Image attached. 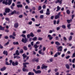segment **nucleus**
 Returning a JSON list of instances; mask_svg holds the SVG:
<instances>
[{"mask_svg": "<svg viewBox=\"0 0 75 75\" xmlns=\"http://www.w3.org/2000/svg\"><path fill=\"white\" fill-rule=\"evenodd\" d=\"M12 3V1H10V0H9L8 1V3L7 2V1H5V0H4L2 2L3 4H5L6 5H7L8 4L9 6H10L11 4Z\"/></svg>", "mask_w": 75, "mask_h": 75, "instance_id": "nucleus-1", "label": "nucleus"}, {"mask_svg": "<svg viewBox=\"0 0 75 75\" xmlns=\"http://www.w3.org/2000/svg\"><path fill=\"white\" fill-rule=\"evenodd\" d=\"M61 14V12H59L58 13L57 15L55 17V19H58V18H60V15Z\"/></svg>", "mask_w": 75, "mask_h": 75, "instance_id": "nucleus-2", "label": "nucleus"}, {"mask_svg": "<svg viewBox=\"0 0 75 75\" xmlns=\"http://www.w3.org/2000/svg\"><path fill=\"white\" fill-rule=\"evenodd\" d=\"M21 41L22 42H23V43H27V39L26 38H24V39L23 38H22Z\"/></svg>", "mask_w": 75, "mask_h": 75, "instance_id": "nucleus-3", "label": "nucleus"}, {"mask_svg": "<svg viewBox=\"0 0 75 75\" xmlns=\"http://www.w3.org/2000/svg\"><path fill=\"white\" fill-rule=\"evenodd\" d=\"M62 46H60L58 47L57 48V51H62Z\"/></svg>", "mask_w": 75, "mask_h": 75, "instance_id": "nucleus-4", "label": "nucleus"}, {"mask_svg": "<svg viewBox=\"0 0 75 75\" xmlns=\"http://www.w3.org/2000/svg\"><path fill=\"white\" fill-rule=\"evenodd\" d=\"M47 38H49V40H52V39H53V37L51 36V35H47Z\"/></svg>", "mask_w": 75, "mask_h": 75, "instance_id": "nucleus-5", "label": "nucleus"}, {"mask_svg": "<svg viewBox=\"0 0 75 75\" xmlns=\"http://www.w3.org/2000/svg\"><path fill=\"white\" fill-rule=\"evenodd\" d=\"M10 11V9L8 8H5V12L6 13H9Z\"/></svg>", "mask_w": 75, "mask_h": 75, "instance_id": "nucleus-6", "label": "nucleus"}, {"mask_svg": "<svg viewBox=\"0 0 75 75\" xmlns=\"http://www.w3.org/2000/svg\"><path fill=\"white\" fill-rule=\"evenodd\" d=\"M38 52L39 54H41L42 55H44V52H42V49L39 50Z\"/></svg>", "mask_w": 75, "mask_h": 75, "instance_id": "nucleus-7", "label": "nucleus"}, {"mask_svg": "<svg viewBox=\"0 0 75 75\" xmlns=\"http://www.w3.org/2000/svg\"><path fill=\"white\" fill-rule=\"evenodd\" d=\"M48 67L47 66L44 65V64L42 65V67H41V69H43L44 68L45 69V68H47Z\"/></svg>", "mask_w": 75, "mask_h": 75, "instance_id": "nucleus-8", "label": "nucleus"}, {"mask_svg": "<svg viewBox=\"0 0 75 75\" xmlns=\"http://www.w3.org/2000/svg\"><path fill=\"white\" fill-rule=\"evenodd\" d=\"M14 27L15 28H17V27H18V23H15Z\"/></svg>", "mask_w": 75, "mask_h": 75, "instance_id": "nucleus-9", "label": "nucleus"}, {"mask_svg": "<svg viewBox=\"0 0 75 75\" xmlns=\"http://www.w3.org/2000/svg\"><path fill=\"white\" fill-rule=\"evenodd\" d=\"M4 54H6V56H7L8 55V52H7V51H4L3 52Z\"/></svg>", "mask_w": 75, "mask_h": 75, "instance_id": "nucleus-10", "label": "nucleus"}, {"mask_svg": "<svg viewBox=\"0 0 75 75\" xmlns=\"http://www.w3.org/2000/svg\"><path fill=\"white\" fill-rule=\"evenodd\" d=\"M6 67H4L2 68L0 70L1 71H4L6 70Z\"/></svg>", "mask_w": 75, "mask_h": 75, "instance_id": "nucleus-11", "label": "nucleus"}, {"mask_svg": "<svg viewBox=\"0 0 75 75\" xmlns=\"http://www.w3.org/2000/svg\"><path fill=\"white\" fill-rule=\"evenodd\" d=\"M16 11L15 10H14L13 11L11 12V15H13V14H16Z\"/></svg>", "mask_w": 75, "mask_h": 75, "instance_id": "nucleus-12", "label": "nucleus"}, {"mask_svg": "<svg viewBox=\"0 0 75 75\" xmlns=\"http://www.w3.org/2000/svg\"><path fill=\"white\" fill-rule=\"evenodd\" d=\"M22 56L23 57V59H25V58H26V57H27V55H25V54H24L22 55Z\"/></svg>", "mask_w": 75, "mask_h": 75, "instance_id": "nucleus-13", "label": "nucleus"}, {"mask_svg": "<svg viewBox=\"0 0 75 75\" xmlns=\"http://www.w3.org/2000/svg\"><path fill=\"white\" fill-rule=\"evenodd\" d=\"M72 19H70V20H67V21L68 23H70L71 22H72Z\"/></svg>", "mask_w": 75, "mask_h": 75, "instance_id": "nucleus-14", "label": "nucleus"}, {"mask_svg": "<svg viewBox=\"0 0 75 75\" xmlns=\"http://www.w3.org/2000/svg\"><path fill=\"white\" fill-rule=\"evenodd\" d=\"M57 9L56 10L57 11H58L59 10L61 9V7H59V6H58L57 7Z\"/></svg>", "mask_w": 75, "mask_h": 75, "instance_id": "nucleus-15", "label": "nucleus"}, {"mask_svg": "<svg viewBox=\"0 0 75 75\" xmlns=\"http://www.w3.org/2000/svg\"><path fill=\"white\" fill-rule=\"evenodd\" d=\"M0 30H2L4 31V28L1 25H0Z\"/></svg>", "mask_w": 75, "mask_h": 75, "instance_id": "nucleus-16", "label": "nucleus"}, {"mask_svg": "<svg viewBox=\"0 0 75 75\" xmlns=\"http://www.w3.org/2000/svg\"><path fill=\"white\" fill-rule=\"evenodd\" d=\"M22 70L23 72H25V71H28V70L26 69L24 67H23L22 69Z\"/></svg>", "mask_w": 75, "mask_h": 75, "instance_id": "nucleus-17", "label": "nucleus"}, {"mask_svg": "<svg viewBox=\"0 0 75 75\" xmlns=\"http://www.w3.org/2000/svg\"><path fill=\"white\" fill-rule=\"evenodd\" d=\"M65 66L66 68H67V69H69L70 68V67H69V65L68 64H65Z\"/></svg>", "mask_w": 75, "mask_h": 75, "instance_id": "nucleus-18", "label": "nucleus"}, {"mask_svg": "<svg viewBox=\"0 0 75 75\" xmlns=\"http://www.w3.org/2000/svg\"><path fill=\"white\" fill-rule=\"evenodd\" d=\"M41 72V71L40 70H38L36 71L35 74H40Z\"/></svg>", "mask_w": 75, "mask_h": 75, "instance_id": "nucleus-19", "label": "nucleus"}, {"mask_svg": "<svg viewBox=\"0 0 75 75\" xmlns=\"http://www.w3.org/2000/svg\"><path fill=\"white\" fill-rule=\"evenodd\" d=\"M72 39V36H70L69 37V41H71Z\"/></svg>", "mask_w": 75, "mask_h": 75, "instance_id": "nucleus-20", "label": "nucleus"}, {"mask_svg": "<svg viewBox=\"0 0 75 75\" xmlns=\"http://www.w3.org/2000/svg\"><path fill=\"white\" fill-rule=\"evenodd\" d=\"M49 61L50 62H52L54 61V59L52 58H51L49 59Z\"/></svg>", "mask_w": 75, "mask_h": 75, "instance_id": "nucleus-21", "label": "nucleus"}, {"mask_svg": "<svg viewBox=\"0 0 75 75\" xmlns=\"http://www.w3.org/2000/svg\"><path fill=\"white\" fill-rule=\"evenodd\" d=\"M55 44L56 45H61V44L59 42H55Z\"/></svg>", "mask_w": 75, "mask_h": 75, "instance_id": "nucleus-22", "label": "nucleus"}, {"mask_svg": "<svg viewBox=\"0 0 75 75\" xmlns=\"http://www.w3.org/2000/svg\"><path fill=\"white\" fill-rule=\"evenodd\" d=\"M39 60V59L38 58L37 59H33V60H35V62H38Z\"/></svg>", "mask_w": 75, "mask_h": 75, "instance_id": "nucleus-23", "label": "nucleus"}, {"mask_svg": "<svg viewBox=\"0 0 75 75\" xmlns=\"http://www.w3.org/2000/svg\"><path fill=\"white\" fill-rule=\"evenodd\" d=\"M66 12L68 14H70L71 13V11H69V10L68 9L67 10Z\"/></svg>", "mask_w": 75, "mask_h": 75, "instance_id": "nucleus-24", "label": "nucleus"}, {"mask_svg": "<svg viewBox=\"0 0 75 75\" xmlns=\"http://www.w3.org/2000/svg\"><path fill=\"white\" fill-rule=\"evenodd\" d=\"M30 35L32 37H34V35L33 33H30Z\"/></svg>", "mask_w": 75, "mask_h": 75, "instance_id": "nucleus-25", "label": "nucleus"}, {"mask_svg": "<svg viewBox=\"0 0 75 75\" xmlns=\"http://www.w3.org/2000/svg\"><path fill=\"white\" fill-rule=\"evenodd\" d=\"M16 53L17 55H19L20 53H18V50H17L16 52Z\"/></svg>", "mask_w": 75, "mask_h": 75, "instance_id": "nucleus-26", "label": "nucleus"}, {"mask_svg": "<svg viewBox=\"0 0 75 75\" xmlns=\"http://www.w3.org/2000/svg\"><path fill=\"white\" fill-rule=\"evenodd\" d=\"M13 44L14 45H18V42H13Z\"/></svg>", "mask_w": 75, "mask_h": 75, "instance_id": "nucleus-27", "label": "nucleus"}, {"mask_svg": "<svg viewBox=\"0 0 75 75\" xmlns=\"http://www.w3.org/2000/svg\"><path fill=\"white\" fill-rule=\"evenodd\" d=\"M9 41L7 42L4 45V46H6L8 45L9 44Z\"/></svg>", "mask_w": 75, "mask_h": 75, "instance_id": "nucleus-28", "label": "nucleus"}, {"mask_svg": "<svg viewBox=\"0 0 75 75\" xmlns=\"http://www.w3.org/2000/svg\"><path fill=\"white\" fill-rule=\"evenodd\" d=\"M52 32H55V30H50L49 31V33H52Z\"/></svg>", "mask_w": 75, "mask_h": 75, "instance_id": "nucleus-29", "label": "nucleus"}, {"mask_svg": "<svg viewBox=\"0 0 75 75\" xmlns=\"http://www.w3.org/2000/svg\"><path fill=\"white\" fill-rule=\"evenodd\" d=\"M37 39V37H35L33 39V41H36Z\"/></svg>", "mask_w": 75, "mask_h": 75, "instance_id": "nucleus-30", "label": "nucleus"}, {"mask_svg": "<svg viewBox=\"0 0 75 75\" xmlns=\"http://www.w3.org/2000/svg\"><path fill=\"white\" fill-rule=\"evenodd\" d=\"M23 52L24 51H23V50L22 49H21L19 52L20 53V54H23Z\"/></svg>", "mask_w": 75, "mask_h": 75, "instance_id": "nucleus-31", "label": "nucleus"}, {"mask_svg": "<svg viewBox=\"0 0 75 75\" xmlns=\"http://www.w3.org/2000/svg\"><path fill=\"white\" fill-rule=\"evenodd\" d=\"M21 36L22 37H23V38H26V36L24 34H22L21 35Z\"/></svg>", "mask_w": 75, "mask_h": 75, "instance_id": "nucleus-32", "label": "nucleus"}, {"mask_svg": "<svg viewBox=\"0 0 75 75\" xmlns=\"http://www.w3.org/2000/svg\"><path fill=\"white\" fill-rule=\"evenodd\" d=\"M71 24H69L67 25V27L69 29H70V28H71V27H71Z\"/></svg>", "mask_w": 75, "mask_h": 75, "instance_id": "nucleus-33", "label": "nucleus"}, {"mask_svg": "<svg viewBox=\"0 0 75 75\" xmlns=\"http://www.w3.org/2000/svg\"><path fill=\"white\" fill-rule=\"evenodd\" d=\"M62 28H66V26L64 25H63L62 26Z\"/></svg>", "mask_w": 75, "mask_h": 75, "instance_id": "nucleus-34", "label": "nucleus"}, {"mask_svg": "<svg viewBox=\"0 0 75 75\" xmlns=\"http://www.w3.org/2000/svg\"><path fill=\"white\" fill-rule=\"evenodd\" d=\"M58 57V54L57 53L55 54L54 55V58H56Z\"/></svg>", "mask_w": 75, "mask_h": 75, "instance_id": "nucleus-35", "label": "nucleus"}, {"mask_svg": "<svg viewBox=\"0 0 75 75\" xmlns=\"http://www.w3.org/2000/svg\"><path fill=\"white\" fill-rule=\"evenodd\" d=\"M5 64L6 65H11V63H10L9 64H8V62H6L5 63Z\"/></svg>", "mask_w": 75, "mask_h": 75, "instance_id": "nucleus-36", "label": "nucleus"}, {"mask_svg": "<svg viewBox=\"0 0 75 75\" xmlns=\"http://www.w3.org/2000/svg\"><path fill=\"white\" fill-rule=\"evenodd\" d=\"M30 36H31L30 35V34H28L27 35V38H30Z\"/></svg>", "mask_w": 75, "mask_h": 75, "instance_id": "nucleus-37", "label": "nucleus"}, {"mask_svg": "<svg viewBox=\"0 0 75 75\" xmlns=\"http://www.w3.org/2000/svg\"><path fill=\"white\" fill-rule=\"evenodd\" d=\"M34 73L30 72L28 73V75H33Z\"/></svg>", "mask_w": 75, "mask_h": 75, "instance_id": "nucleus-38", "label": "nucleus"}, {"mask_svg": "<svg viewBox=\"0 0 75 75\" xmlns=\"http://www.w3.org/2000/svg\"><path fill=\"white\" fill-rule=\"evenodd\" d=\"M34 47L35 49H37V45H35L34 46Z\"/></svg>", "mask_w": 75, "mask_h": 75, "instance_id": "nucleus-39", "label": "nucleus"}, {"mask_svg": "<svg viewBox=\"0 0 75 75\" xmlns=\"http://www.w3.org/2000/svg\"><path fill=\"white\" fill-rule=\"evenodd\" d=\"M23 49L25 50H27V47L25 46H24L23 47Z\"/></svg>", "mask_w": 75, "mask_h": 75, "instance_id": "nucleus-40", "label": "nucleus"}, {"mask_svg": "<svg viewBox=\"0 0 75 75\" xmlns=\"http://www.w3.org/2000/svg\"><path fill=\"white\" fill-rule=\"evenodd\" d=\"M44 18V15H41L40 16V18L42 19Z\"/></svg>", "mask_w": 75, "mask_h": 75, "instance_id": "nucleus-41", "label": "nucleus"}, {"mask_svg": "<svg viewBox=\"0 0 75 75\" xmlns=\"http://www.w3.org/2000/svg\"><path fill=\"white\" fill-rule=\"evenodd\" d=\"M62 0H61L60 1L59 0V4H62Z\"/></svg>", "mask_w": 75, "mask_h": 75, "instance_id": "nucleus-42", "label": "nucleus"}, {"mask_svg": "<svg viewBox=\"0 0 75 75\" xmlns=\"http://www.w3.org/2000/svg\"><path fill=\"white\" fill-rule=\"evenodd\" d=\"M60 21V20H59V19L57 21V24H59V23Z\"/></svg>", "mask_w": 75, "mask_h": 75, "instance_id": "nucleus-43", "label": "nucleus"}, {"mask_svg": "<svg viewBox=\"0 0 75 75\" xmlns=\"http://www.w3.org/2000/svg\"><path fill=\"white\" fill-rule=\"evenodd\" d=\"M46 15H50V12H46Z\"/></svg>", "mask_w": 75, "mask_h": 75, "instance_id": "nucleus-44", "label": "nucleus"}, {"mask_svg": "<svg viewBox=\"0 0 75 75\" xmlns=\"http://www.w3.org/2000/svg\"><path fill=\"white\" fill-rule=\"evenodd\" d=\"M29 64V63L28 62H25V63H23V65H28Z\"/></svg>", "mask_w": 75, "mask_h": 75, "instance_id": "nucleus-45", "label": "nucleus"}, {"mask_svg": "<svg viewBox=\"0 0 75 75\" xmlns=\"http://www.w3.org/2000/svg\"><path fill=\"white\" fill-rule=\"evenodd\" d=\"M41 8H42V7H41V6H39L38 10H41Z\"/></svg>", "mask_w": 75, "mask_h": 75, "instance_id": "nucleus-46", "label": "nucleus"}, {"mask_svg": "<svg viewBox=\"0 0 75 75\" xmlns=\"http://www.w3.org/2000/svg\"><path fill=\"white\" fill-rule=\"evenodd\" d=\"M55 40H59V37H58V36L56 37Z\"/></svg>", "mask_w": 75, "mask_h": 75, "instance_id": "nucleus-47", "label": "nucleus"}, {"mask_svg": "<svg viewBox=\"0 0 75 75\" xmlns=\"http://www.w3.org/2000/svg\"><path fill=\"white\" fill-rule=\"evenodd\" d=\"M40 13L41 14H43V10H41L40 11Z\"/></svg>", "mask_w": 75, "mask_h": 75, "instance_id": "nucleus-48", "label": "nucleus"}, {"mask_svg": "<svg viewBox=\"0 0 75 75\" xmlns=\"http://www.w3.org/2000/svg\"><path fill=\"white\" fill-rule=\"evenodd\" d=\"M0 48L1 49H3V46L1 44H0Z\"/></svg>", "mask_w": 75, "mask_h": 75, "instance_id": "nucleus-49", "label": "nucleus"}, {"mask_svg": "<svg viewBox=\"0 0 75 75\" xmlns=\"http://www.w3.org/2000/svg\"><path fill=\"white\" fill-rule=\"evenodd\" d=\"M15 66H16V65H18V62H16L15 63Z\"/></svg>", "mask_w": 75, "mask_h": 75, "instance_id": "nucleus-50", "label": "nucleus"}, {"mask_svg": "<svg viewBox=\"0 0 75 75\" xmlns=\"http://www.w3.org/2000/svg\"><path fill=\"white\" fill-rule=\"evenodd\" d=\"M38 40H39L40 41H41V40H42V38H39Z\"/></svg>", "mask_w": 75, "mask_h": 75, "instance_id": "nucleus-51", "label": "nucleus"}, {"mask_svg": "<svg viewBox=\"0 0 75 75\" xmlns=\"http://www.w3.org/2000/svg\"><path fill=\"white\" fill-rule=\"evenodd\" d=\"M70 57V56L68 55L66 57V59H69Z\"/></svg>", "mask_w": 75, "mask_h": 75, "instance_id": "nucleus-52", "label": "nucleus"}, {"mask_svg": "<svg viewBox=\"0 0 75 75\" xmlns=\"http://www.w3.org/2000/svg\"><path fill=\"white\" fill-rule=\"evenodd\" d=\"M30 44L32 46H33V45H34V42H31Z\"/></svg>", "mask_w": 75, "mask_h": 75, "instance_id": "nucleus-53", "label": "nucleus"}, {"mask_svg": "<svg viewBox=\"0 0 75 75\" xmlns=\"http://www.w3.org/2000/svg\"><path fill=\"white\" fill-rule=\"evenodd\" d=\"M41 31V30L40 29H38L37 30V32L38 33H40Z\"/></svg>", "mask_w": 75, "mask_h": 75, "instance_id": "nucleus-54", "label": "nucleus"}, {"mask_svg": "<svg viewBox=\"0 0 75 75\" xmlns=\"http://www.w3.org/2000/svg\"><path fill=\"white\" fill-rule=\"evenodd\" d=\"M35 25L36 27H39V26L40 25V23H39L38 24H36Z\"/></svg>", "mask_w": 75, "mask_h": 75, "instance_id": "nucleus-55", "label": "nucleus"}, {"mask_svg": "<svg viewBox=\"0 0 75 75\" xmlns=\"http://www.w3.org/2000/svg\"><path fill=\"white\" fill-rule=\"evenodd\" d=\"M23 16L22 15H20L19 16V17L20 18H21L23 17Z\"/></svg>", "mask_w": 75, "mask_h": 75, "instance_id": "nucleus-56", "label": "nucleus"}, {"mask_svg": "<svg viewBox=\"0 0 75 75\" xmlns=\"http://www.w3.org/2000/svg\"><path fill=\"white\" fill-rule=\"evenodd\" d=\"M31 20L33 21H35V19L34 18H31Z\"/></svg>", "mask_w": 75, "mask_h": 75, "instance_id": "nucleus-57", "label": "nucleus"}, {"mask_svg": "<svg viewBox=\"0 0 75 75\" xmlns=\"http://www.w3.org/2000/svg\"><path fill=\"white\" fill-rule=\"evenodd\" d=\"M57 55H61V52H57Z\"/></svg>", "mask_w": 75, "mask_h": 75, "instance_id": "nucleus-58", "label": "nucleus"}, {"mask_svg": "<svg viewBox=\"0 0 75 75\" xmlns=\"http://www.w3.org/2000/svg\"><path fill=\"white\" fill-rule=\"evenodd\" d=\"M5 31L6 32V33H8L9 32V30L8 29H5Z\"/></svg>", "mask_w": 75, "mask_h": 75, "instance_id": "nucleus-59", "label": "nucleus"}, {"mask_svg": "<svg viewBox=\"0 0 75 75\" xmlns=\"http://www.w3.org/2000/svg\"><path fill=\"white\" fill-rule=\"evenodd\" d=\"M73 57H75V53H74L72 54V58H73Z\"/></svg>", "mask_w": 75, "mask_h": 75, "instance_id": "nucleus-60", "label": "nucleus"}, {"mask_svg": "<svg viewBox=\"0 0 75 75\" xmlns=\"http://www.w3.org/2000/svg\"><path fill=\"white\" fill-rule=\"evenodd\" d=\"M4 38L5 39H8V37L7 36H5Z\"/></svg>", "mask_w": 75, "mask_h": 75, "instance_id": "nucleus-61", "label": "nucleus"}, {"mask_svg": "<svg viewBox=\"0 0 75 75\" xmlns=\"http://www.w3.org/2000/svg\"><path fill=\"white\" fill-rule=\"evenodd\" d=\"M5 20H6V21H9V18H5Z\"/></svg>", "mask_w": 75, "mask_h": 75, "instance_id": "nucleus-62", "label": "nucleus"}, {"mask_svg": "<svg viewBox=\"0 0 75 75\" xmlns=\"http://www.w3.org/2000/svg\"><path fill=\"white\" fill-rule=\"evenodd\" d=\"M26 1L28 4L30 3V1L29 0H26Z\"/></svg>", "mask_w": 75, "mask_h": 75, "instance_id": "nucleus-63", "label": "nucleus"}, {"mask_svg": "<svg viewBox=\"0 0 75 75\" xmlns=\"http://www.w3.org/2000/svg\"><path fill=\"white\" fill-rule=\"evenodd\" d=\"M65 56V54H62V55H61V57H62V58H63V57H64V56Z\"/></svg>", "mask_w": 75, "mask_h": 75, "instance_id": "nucleus-64", "label": "nucleus"}]
</instances>
